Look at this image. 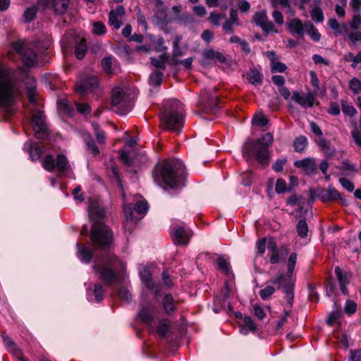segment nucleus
Returning a JSON list of instances; mask_svg holds the SVG:
<instances>
[{
    "instance_id": "obj_39",
    "label": "nucleus",
    "mask_w": 361,
    "mask_h": 361,
    "mask_svg": "<svg viewBox=\"0 0 361 361\" xmlns=\"http://www.w3.org/2000/svg\"><path fill=\"white\" fill-rule=\"evenodd\" d=\"M307 145V140L305 136H300L296 137L293 142L294 149L298 152H301L305 150Z\"/></svg>"
},
{
    "instance_id": "obj_16",
    "label": "nucleus",
    "mask_w": 361,
    "mask_h": 361,
    "mask_svg": "<svg viewBox=\"0 0 361 361\" xmlns=\"http://www.w3.org/2000/svg\"><path fill=\"white\" fill-rule=\"evenodd\" d=\"M292 99L298 103L302 108H310L313 106L315 97L313 93L308 92L305 94H301L298 92H293Z\"/></svg>"
},
{
    "instance_id": "obj_7",
    "label": "nucleus",
    "mask_w": 361,
    "mask_h": 361,
    "mask_svg": "<svg viewBox=\"0 0 361 361\" xmlns=\"http://www.w3.org/2000/svg\"><path fill=\"white\" fill-rule=\"evenodd\" d=\"M215 91L214 87H209L200 93L198 106L206 113H216L219 108L218 96L215 94Z\"/></svg>"
},
{
    "instance_id": "obj_36",
    "label": "nucleus",
    "mask_w": 361,
    "mask_h": 361,
    "mask_svg": "<svg viewBox=\"0 0 361 361\" xmlns=\"http://www.w3.org/2000/svg\"><path fill=\"white\" fill-rule=\"evenodd\" d=\"M310 38L314 42H319L321 39V35L317 29L310 23H306V30Z\"/></svg>"
},
{
    "instance_id": "obj_30",
    "label": "nucleus",
    "mask_w": 361,
    "mask_h": 361,
    "mask_svg": "<svg viewBox=\"0 0 361 361\" xmlns=\"http://www.w3.org/2000/svg\"><path fill=\"white\" fill-rule=\"evenodd\" d=\"M169 59V55L167 53H164L159 56V57H151L152 64L159 69L164 71L166 69V63Z\"/></svg>"
},
{
    "instance_id": "obj_29",
    "label": "nucleus",
    "mask_w": 361,
    "mask_h": 361,
    "mask_svg": "<svg viewBox=\"0 0 361 361\" xmlns=\"http://www.w3.org/2000/svg\"><path fill=\"white\" fill-rule=\"evenodd\" d=\"M88 212L90 219L94 222H101L99 219L104 216V209L95 206L94 204H90L88 207Z\"/></svg>"
},
{
    "instance_id": "obj_8",
    "label": "nucleus",
    "mask_w": 361,
    "mask_h": 361,
    "mask_svg": "<svg viewBox=\"0 0 361 361\" xmlns=\"http://www.w3.org/2000/svg\"><path fill=\"white\" fill-rule=\"evenodd\" d=\"M75 90L81 95L92 93L98 97L99 92L98 78L95 75H85L81 78L75 85Z\"/></svg>"
},
{
    "instance_id": "obj_59",
    "label": "nucleus",
    "mask_w": 361,
    "mask_h": 361,
    "mask_svg": "<svg viewBox=\"0 0 361 361\" xmlns=\"http://www.w3.org/2000/svg\"><path fill=\"white\" fill-rule=\"evenodd\" d=\"M286 162V158L279 159L272 165V169L276 172H281Z\"/></svg>"
},
{
    "instance_id": "obj_53",
    "label": "nucleus",
    "mask_w": 361,
    "mask_h": 361,
    "mask_svg": "<svg viewBox=\"0 0 361 361\" xmlns=\"http://www.w3.org/2000/svg\"><path fill=\"white\" fill-rule=\"evenodd\" d=\"M118 295L123 301H125L127 302H130L131 300L130 293L129 292V290L127 288H126L124 287H121L119 288V290L118 291Z\"/></svg>"
},
{
    "instance_id": "obj_58",
    "label": "nucleus",
    "mask_w": 361,
    "mask_h": 361,
    "mask_svg": "<svg viewBox=\"0 0 361 361\" xmlns=\"http://www.w3.org/2000/svg\"><path fill=\"white\" fill-rule=\"evenodd\" d=\"M275 190L277 193H284L288 190L286 181L282 178H279L276 180Z\"/></svg>"
},
{
    "instance_id": "obj_9",
    "label": "nucleus",
    "mask_w": 361,
    "mask_h": 361,
    "mask_svg": "<svg viewBox=\"0 0 361 361\" xmlns=\"http://www.w3.org/2000/svg\"><path fill=\"white\" fill-rule=\"evenodd\" d=\"M13 49L21 55L25 66L32 67L37 63V56L35 51L26 44L21 42H14Z\"/></svg>"
},
{
    "instance_id": "obj_3",
    "label": "nucleus",
    "mask_w": 361,
    "mask_h": 361,
    "mask_svg": "<svg viewBox=\"0 0 361 361\" xmlns=\"http://www.w3.org/2000/svg\"><path fill=\"white\" fill-rule=\"evenodd\" d=\"M159 173L164 183L171 188L180 189L184 186L185 170L180 160H169L160 166Z\"/></svg>"
},
{
    "instance_id": "obj_21",
    "label": "nucleus",
    "mask_w": 361,
    "mask_h": 361,
    "mask_svg": "<svg viewBox=\"0 0 361 361\" xmlns=\"http://www.w3.org/2000/svg\"><path fill=\"white\" fill-rule=\"evenodd\" d=\"M154 307L151 304L143 306L138 313L141 321L145 324H151L154 321Z\"/></svg>"
},
{
    "instance_id": "obj_41",
    "label": "nucleus",
    "mask_w": 361,
    "mask_h": 361,
    "mask_svg": "<svg viewBox=\"0 0 361 361\" xmlns=\"http://www.w3.org/2000/svg\"><path fill=\"white\" fill-rule=\"evenodd\" d=\"M296 230L300 238H305L309 231L308 226L305 219L300 220L296 226Z\"/></svg>"
},
{
    "instance_id": "obj_40",
    "label": "nucleus",
    "mask_w": 361,
    "mask_h": 361,
    "mask_svg": "<svg viewBox=\"0 0 361 361\" xmlns=\"http://www.w3.org/2000/svg\"><path fill=\"white\" fill-rule=\"evenodd\" d=\"M170 321L166 319H161L157 326V333L159 336L164 337L166 335L169 330Z\"/></svg>"
},
{
    "instance_id": "obj_49",
    "label": "nucleus",
    "mask_w": 361,
    "mask_h": 361,
    "mask_svg": "<svg viewBox=\"0 0 361 361\" xmlns=\"http://www.w3.org/2000/svg\"><path fill=\"white\" fill-rule=\"evenodd\" d=\"M342 105V111L344 114L348 115L350 117H353L355 113L356 109L350 104H348L346 101L341 102Z\"/></svg>"
},
{
    "instance_id": "obj_57",
    "label": "nucleus",
    "mask_w": 361,
    "mask_h": 361,
    "mask_svg": "<svg viewBox=\"0 0 361 361\" xmlns=\"http://www.w3.org/2000/svg\"><path fill=\"white\" fill-rule=\"evenodd\" d=\"M267 12L265 11L257 12L254 16V20L259 26L267 20Z\"/></svg>"
},
{
    "instance_id": "obj_13",
    "label": "nucleus",
    "mask_w": 361,
    "mask_h": 361,
    "mask_svg": "<svg viewBox=\"0 0 361 361\" xmlns=\"http://www.w3.org/2000/svg\"><path fill=\"white\" fill-rule=\"evenodd\" d=\"M126 15L123 6H118L109 13V24L114 29L118 30L123 25V19Z\"/></svg>"
},
{
    "instance_id": "obj_61",
    "label": "nucleus",
    "mask_w": 361,
    "mask_h": 361,
    "mask_svg": "<svg viewBox=\"0 0 361 361\" xmlns=\"http://www.w3.org/2000/svg\"><path fill=\"white\" fill-rule=\"evenodd\" d=\"M297 261V254L295 252H293L290 254L288 258V262L287 264L288 272L291 274L295 268V264Z\"/></svg>"
},
{
    "instance_id": "obj_11",
    "label": "nucleus",
    "mask_w": 361,
    "mask_h": 361,
    "mask_svg": "<svg viewBox=\"0 0 361 361\" xmlns=\"http://www.w3.org/2000/svg\"><path fill=\"white\" fill-rule=\"evenodd\" d=\"M172 234L171 237L174 243L177 245H187L189 243L190 238L192 235V232L190 229L186 228L183 225H178L173 224L171 226Z\"/></svg>"
},
{
    "instance_id": "obj_32",
    "label": "nucleus",
    "mask_w": 361,
    "mask_h": 361,
    "mask_svg": "<svg viewBox=\"0 0 361 361\" xmlns=\"http://www.w3.org/2000/svg\"><path fill=\"white\" fill-rule=\"evenodd\" d=\"M183 37L181 35H176L173 42V54L172 61L177 60L176 58L180 57L183 55V52L180 47V44Z\"/></svg>"
},
{
    "instance_id": "obj_33",
    "label": "nucleus",
    "mask_w": 361,
    "mask_h": 361,
    "mask_svg": "<svg viewBox=\"0 0 361 361\" xmlns=\"http://www.w3.org/2000/svg\"><path fill=\"white\" fill-rule=\"evenodd\" d=\"M87 48L86 44V40L85 39H81L75 45V54L77 59H82L84 58Z\"/></svg>"
},
{
    "instance_id": "obj_26",
    "label": "nucleus",
    "mask_w": 361,
    "mask_h": 361,
    "mask_svg": "<svg viewBox=\"0 0 361 361\" xmlns=\"http://www.w3.org/2000/svg\"><path fill=\"white\" fill-rule=\"evenodd\" d=\"M55 168L61 174H64L69 171L70 165L67 158L62 154H58L56 160Z\"/></svg>"
},
{
    "instance_id": "obj_64",
    "label": "nucleus",
    "mask_w": 361,
    "mask_h": 361,
    "mask_svg": "<svg viewBox=\"0 0 361 361\" xmlns=\"http://www.w3.org/2000/svg\"><path fill=\"white\" fill-rule=\"evenodd\" d=\"M350 27L353 30H357L361 27V16L360 15L353 16L350 22Z\"/></svg>"
},
{
    "instance_id": "obj_1",
    "label": "nucleus",
    "mask_w": 361,
    "mask_h": 361,
    "mask_svg": "<svg viewBox=\"0 0 361 361\" xmlns=\"http://www.w3.org/2000/svg\"><path fill=\"white\" fill-rule=\"evenodd\" d=\"M93 269L100 280L110 284L118 281V274L124 269V264L114 255L108 254L104 257L97 258Z\"/></svg>"
},
{
    "instance_id": "obj_43",
    "label": "nucleus",
    "mask_w": 361,
    "mask_h": 361,
    "mask_svg": "<svg viewBox=\"0 0 361 361\" xmlns=\"http://www.w3.org/2000/svg\"><path fill=\"white\" fill-rule=\"evenodd\" d=\"M123 212L125 214V216L127 221H133V207L130 204H127L126 203V195L123 193Z\"/></svg>"
},
{
    "instance_id": "obj_5",
    "label": "nucleus",
    "mask_w": 361,
    "mask_h": 361,
    "mask_svg": "<svg viewBox=\"0 0 361 361\" xmlns=\"http://www.w3.org/2000/svg\"><path fill=\"white\" fill-rule=\"evenodd\" d=\"M90 239L93 246L105 249L113 243V233L103 223L94 222L91 228Z\"/></svg>"
},
{
    "instance_id": "obj_44",
    "label": "nucleus",
    "mask_w": 361,
    "mask_h": 361,
    "mask_svg": "<svg viewBox=\"0 0 361 361\" xmlns=\"http://www.w3.org/2000/svg\"><path fill=\"white\" fill-rule=\"evenodd\" d=\"M92 126L94 130L95 135L97 137V141L99 143H104L105 141L106 135L103 130H101L99 124L97 123H92Z\"/></svg>"
},
{
    "instance_id": "obj_35",
    "label": "nucleus",
    "mask_w": 361,
    "mask_h": 361,
    "mask_svg": "<svg viewBox=\"0 0 361 361\" xmlns=\"http://www.w3.org/2000/svg\"><path fill=\"white\" fill-rule=\"evenodd\" d=\"M55 164V159L51 154L46 155L42 161V167L49 172L54 171Z\"/></svg>"
},
{
    "instance_id": "obj_63",
    "label": "nucleus",
    "mask_w": 361,
    "mask_h": 361,
    "mask_svg": "<svg viewBox=\"0 0 361 361\" xmlns=\"http://www.w3.org/2000/svg\"><path fill=\"white\" fill-rule=\"evenodd\" d=\"M252 173L247 171L242 174V184L245 186H250L252 183Z\"/></svg>"
},
{
    "instance_id": "obj_14",
    "label": "nucleus",
    "mask_w": 361,
    "mask_h": 361,
    "mask_svg": "<svg viewBox=\"0 0 361 361\" xmlns=\"http://www.w3.org/2000/svg\"><path fill=\"white\" fill-rule=\"evenodd\" d=\"M42 1L47 8L52 9L58 15L65 13L70 4V0H42Z\"/></svg>"
},
{
    "instance_id": "obj_46",
    "label": "nucleus",
    "mask_w": 361,
    "mask_h": 361,
    "mask_svg": "<svg viewBox=\"0 0 361 361\" xmlns=\"http://www.w3.org/2000/svg\"><path fill=\"white\" fill-rule=\"evenodd\" d=\"M113 59H114L113 56H110L104 57L102 60V68H103L104 71L107 74H110L112 73L111 66H112V63H113Z\"/></svg>"
},
{
    "instance_id": "obj_47",
    "label": "nucleus",
    "mask_w": 361,
    "mask_h": 361,
    "mask_svg": "<svg viewBox=\"0 0 361 361\" xmlns=\"http://www.w3.org/2000/svg\"><path fill=\"white\" fill-rule=\"evenodd\" d=\"M252 121L255 126L264 127L267 125L268 118L263 114H258L254 116Z\"/></svg>"
},
{
    "instance_id": "obj_24",
    "label": "nucleus",
    "mask_w": 361,
    "mask_h": 361,
    "mask_svg": "<svg viewBox=\"0 0 361 361\" xmlns=\"http://www.w3.org/2000/svg\"><path fill=\"white\" fill-rule=\"evenodd\" d=\"M233 25H240L239 19H238V11L235 9H231L230 11V17L227 19L225 23L223 25V30L226 32L231 33L233 32Z\"/></svg>"
},
{
    "instance_id": "obj_38",
    "label": "nucleus",
    "mask_w": 361,
    "mask_h": 361,
    "mask_svg": "<svg viewBox=\"0 0 361 361\" xmlns=\"http://www.w3.org/2000/svg\"><path fill=\"white\" fill-rule=\"evenodd\" d=\"M319 146L323 150L324 154L326 157H332L335 154V149L331 147L330 142L325 140L322 139L319 142Z\"/></svg>"
},
{
    "instance_id": "obj_28",
    "label": "nucleus",
    "mask_w": 361,
    "mask_h": 361,
    "mask_svg": "<svg viewBox=\"0 0 361 361\" xmlns=\"http://www.w3.org/2000/svg\"><path fill=\"white\" fill-rule=\"evenodd\" d=\"M78 257L84 263H89L92 259V252L86 247L77 243Z\"/></svg>"
},
{
    "instance_id": "obj_17",
    "label": "nucleus",
    "mask_w": 361,
    "mask_h": 361,
    "mask_svg": "<svg viewBox=\"0 0 361 361\" xmlns=\"http://www.w3.org/2000/svg\"><path fill=\"white\" fill-rule=\"evenodd\" d=\"M140 275L146 288L153 291L156 295H158L161 291L160 286L154 283L150 270L145 267L140 270Z\"/></svg>"
},
{
    "instance_id": "obj_19",
    "label": "nucleus",
    "mask_w": 361,
    "mask_h": 361,
    "mask_svg": "<svg viewBox=\"0 0 361 361\" xmlns=\"http://www.w3.org/2000/svg\"><path fill=\"white\" fill-rule=\"evenodd\" d=\"M127 99L128 96L123 90L121 87H116L112 90L111 105L113 107L126 106L128 104Z\"/></svg>"
},
{
    "instance_id": "obj_34",
    "label": "nucleus",
    "mask_w": 361,
    "mask_h": 361,
    "mask_svg": "<svg viewBox=\"0 0 361 361\" xmlns=\"http://www.w3.org/2000/svg\"><path fill=\"white\" fill-rule=\"evenodd\" d=\"M166 12H167L166 6H162V7L156 8L155 17L158 20L159 23L162 25H166L169 22Z\"/></svg>"
},
{
    "instance_id": "obj_52",
    "label": "nucleus",
    "mask_w": 361,
    "mask_h": 361,
    "mask_svg": "<svg viewBox=\"0 0 361 361\" xmlns=\"http://www.w3.org/2000/svg\"><path fill=\"white\" fill-rule=\"evenodd\" d=\"M106 26L101 22H95L93 23L92 32L97 35H101L106 33Z\"/></svg>"
},
{
    "instance_id": "obj_60",
    "label": "nucleus",
    "mask_w": 361,
    "mask_h": 361,
    "mask_svg": "<svg viewBox=\"0 0 361 361\" xmlns=\"http://www.w3.org/2000/svg\"><path fill=\"white\" fill-rule=\"evenodd\" d=\"M350 89L355 94L361 90V82L357 78H353L349 82Z\"/></svg>"
},
{
    "instance_id": "obj_22",
    "label": "nucleus",
    "mask_w": 361,
    "mask_h": 361,
    "mask_svg": "<svg viewBox=\"0 0 361 361\" xmlns=\"http://www.w3.org/2000/svg\"><path fill=\"white\" fill-rule=\"evenodd\" d=\"M294 166L298 168H302L307 174H312L317 169L314 160L311 158H305L301 160L295 161Z\"/></svg>"
},
{
    "instance_id": "obj_15",
    "label": "nucleus",
    "mask_w": 361,
    "mask_h": 361,
    "mask_svg": "<svg viewBox=\"0 0 361 361\" xmlns=\"http://www.w3.org/2000/svg\"><path fill=\"white\" fill-rule=\"evenodd\" d=\"M179 300H176L171 293L164 295L161 300L164 312L169 316L173 314L178 310Z\"/></svg>"
},
{
    "instance_id": "obj_25",
    "label": "nucleus",
    "mask_w": 361,
    "mask_h": 361,
    "mask_svg": "<svg viewBox=\"0 0 361 361\" xmlns=\"http://www.w3.org/2000/svg\"><path fill=\"white\" fill-rule=\"evenodd\" d=\"M320 198L323 202L338 200V199H341V194L336 188L332 186H329L326 190H324L321 192Z\"/></svg>"
},
{
    "instance_id": "obj_54",
    "label": "nucleus",
    "mask_w": 361,
    "mask_h": 361,
    "mask_svg": "<svg viewBox=\"0 0 361 361\" xmlns=\"http://www.w3.org/2000/svg\"><path fill=\"white\" fill-rule=\"evenodd\" d=\"M328 25L336 34H341L343 32V28L339 25L336 18H330Z\"/></svg>"
},
{
    "instance_id": "obj_51",
    "label": "nucleus",
    "mask_w": 361,
    "mask_h": 361,
    "mask_svg": "<svg viewBox=\"0 0 361 361\" xmlns=\"http://www.w3.org/2000/svg\"><path fill=\"white\" fill-rule=\"evenodd\" d=\"M94 295L97 302H100L103 300L104 296V290L101 284L96 283L94 285Z\"/></svg>"
},
{
    "instance_id": "obj_50",
    "label": "nucleus",
    "mask_w": 361,
    "mask_h": 361,
    "mask_svg": "<svg viewBox=\"0 0 361 361\" xmlns=\"http://www.w3.org/2000/svg\"><path fill=\"white\" fill-rule=\"evenodd\" d=\"M287 66L282 62L279 61H274L271 65V71L272 73H283Z\"/></svg>"
},
{
    "instance_id": "obj_10",
    "label": "nucleus",
    "mask_w": 361,
    "mask_h": 361,
    "mask_svg": "<svg viewBox=\"0 0 361 361\" xmlns=\"http://www.w3.org/2000/svg\"><path fill=\"white\" fill-rule=\"evenodd\" d=\"M271 283L277 286L279 289L283 290L286 294L285 298L287 302L291 306L294 298V283L292 279L286 277L284 274H281L278 275L274 279L271 280Z\"/></svg>"
},
{
    "instance_id": "obj_31",
    "label": "nucleus",
    "mask_w": 361,
    "mask_h": 361,
    "mask_svg": "<svg viewBox=\"0 0 361 361\" xmlns=\"http://www.w3.org/2000/svg\"><path fill=\"white\" fill-rule=\"evenodd\" d=\"M319 3H320V0H314V4H319ZM310 16H311L312 19L316 23H321V22L324 21V17L323 11H322V8L317 5H315L314 6V8L312 9V11H310Z\"/></svg>"
},
{
    "instance_id": "obj_18",
    "label": "nucleus",
    "mask_w": 361,
    "mask_h": 361,
    "mask_svg": "<svg viewBox=\"0 0 361 361\" xmlns=\"http://www.w3.org/2000/svg\"><path fill=\"white\" fill-rule=\"evenodd\" d=\"M32 126L37 138H42L46 125L42 112L35 114L32 118Z\"/></svg>"
},
{
    "instance_id": "obj_55",
    "label": "nucleus",
    "mask_w": 361,
    "mask_h": 361,
    "mask_svg": "<svg viewBox=\"0 0 361 361\" xmlns=\"http://www.w3.org/2000/svg\"><path fill=\"white\" fill-rule=\"evenodd\" d=\"M259 26L261 27V28L265 32L266 35H268L271 32H276V30H274V23L271 21H270L268 18Z\"/></svg>"
},
{
    "instance_id": "obj_23",
    "label": "nucleus",
    "mask_w": 361,
    "mask_h": 361,
    "mask_svg": "<svg viewBox=\"0 0 361 361\" xmlns=\"http://www.w3.org/2000/svg\"><path fill=\"white\" fill-rule=\"evenodd\" d=\"M24 148L29 153L30 158L32 161H37L41 157L42 149L37 143L27 142Z\"/></svg>"
},
{
    "instance_id": "obj_20",
    "label": "nucleus",
    "mask_w": 361,
    "mask_h": 361,
    "mask_svg": "<svg viewBox=\"0 0 361 361\" xmlns=\"http://www.w3.org/2000/svg\"><path fill=\"white\" fill-rule=\"evenodd\" d=\"M287 27L291 35H298L303 37L306 30V23L303 24L300 19L292 18L288 21Z\"/></svg>"
},
{
    "instance_id": "obj_27",
    "label": "nucleus",
    "mask_w": 361,
    "mask_h": 361,
    "mask_svg": "<svg viewBox=\"0 0 361 361\" xmlns=\"http://www.w3.org/2000/svg\"><path fill=\"white\" fill-rule=\"evenodd\" d=\"M263 75L256 68H250L247 73V80L250 83L257 86L262 83Z\"/></svg>"
},
{
    "instance_id": "obj_62",
    "label": "nucleus",
    "mask_w": 361,
    "mask_h": 361,
    "mask_svg": "<svg viewBox=\"0 0 361 361\" xmlns=\"http://www.w3.org/2000/svg\"><path fill=\"white\" fill-rule=\"evenodd\" d=\"M275 291L272 286H267L259 291V295L263 300H267Z\"/></svg>"
},
{
    "instance_id": "obj_42",
    "label": "nucleus",
    "mask_w": 361,
    "mask_h": 361,
    "mask_svg": "<svg viewBox=\"0 0 361 361\" xmlns=\"http://www.w3.org/2000/svg\"><path fill=\"white\" fill-rule=\"evenodd\" d=\"M164 74L159 71H155L151 73L149 77V84L155 86H160L162 83Z\"/></svg>"
},
{
    "instance_id": "obj_4",
    "label": "nucleus",
    "mask_w": 361,
    "mask_h": 361,
    "mask_svg": "<svg viewBox=\"0 0 361 361\" xmlns=\"http://www.w3.org/2000/svg\"><path fill=\"white\" fill-rule=\"evenodd\" d=\"M16 81L5 71H0V107H8L14 101Z\"/></svg>"
},
{
    "instance_id": "obj_12",
    "label": "nucleus",
    "mask_w": 361,
    "mask_h": 361,
    "mask_svg": "<svg viewBox=\"0 0 361 361\" xmlns=\"http://www.w3.org/2000/svg\"><path fill=\"white\" fill-rule=\"evenodd\" d=\"M268 249L270 252V262L276 264L283 260L288 255L289 250L286 246L278 247L274 239H271L268 243Z\"/></svg>"
},
{
    "instance_id": "obj_56",
    "label": "nucleus",
    "mask_w": 361,
    "mask_h": 361,
    "mask_svg": "<svg viewBox=\"0 0 361 361\" xmlns=\"http://www.w3.org/2000/svg\"><path fill=\"white\" fill-rule=\"evenodd\" d=\"M357 304L351 300H348L346 301L344 311L348 314H353L356 312Z\"/></svg>"
},
{
    "instance_id": "obj_45",
    "label": "nucleus",
    "mask_w": 361,
    "mask_h": 361,
    "mask_svg": "<svg viewBox=\"0 0 361 361\" xmlns=\"http://www.w3.org/2000/svg\"><path fill=\"white\" fill-rule=\"evenodd\" d=\"M37 13V8L35 6H31L26 9L24 13L23 17L25 21L28 23L34 20Z\"/></svg>"
},
{
    "instance_id": "obj_6",
    "label": "nucleus",
    "mask_w": 361,
    "mask_h": 361,
    "mask_svg": "<svg viewBox=\"0 0 361 361\" xmlns=\"http://www.w3.org/2000/svg\"><path fill=\"white\" fill-rule=\"evenodd\" d=\"M161 126L166 129L180 133L183 126V116L178 111H164L159 116Z\"/></svg>"
},
{
    "instance_id": "obj_37",
    "label": "nucleus",
    "mask_w": 361,
    "mask_h": 361,
    "mask_svg": "<svg viewBox=\"0 0 361 361\" xmlns=\"http://www.w3.org/2000/svg\"><path fill=\"white\" fill-rule=\"evenodd\" d=\"M203 56L205 59H216L219 62H224L225 61V57L221 53L213 49L205 50L203 53Z\"/></svg>"
},
{
    "instance_id": "obj_48",
    "label": "nucleus",
    "mask_w": 361,
    "mask_h": 361,
    "mask_svg": "<svg viewBox=\"0 0 361 361\" xmlns=\"http://www.w3.org/2000/svg\"><path fill=\"white\" fill-rule=\"evenodd\" d=\"M134 209L137 214H145L148 210V204L147 201H137L134 207Z\"/></svg>"
},
{
    "instance_id": "obj_2",
    "label": "nucleus",
    "mask_w": 361,
    "mask_h": 361,
    "mask_svg": "<svg viewBox=\"0 0 361 361\" xmlns=\"http://www.w3.org/2000/svg\"><path fill=\"white\" fill-rule=\"evenodd\" d=\"M273 141L274 137L270 133H265L257 140L247 141L243 147V157L247 160L255 157L259 164L267 166L270 159L268 148Z\"/></svg>"
}]
</instances>
